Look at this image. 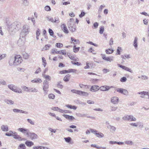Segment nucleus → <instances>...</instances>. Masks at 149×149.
Segmentation results:
<instances>
[{"label": "nucleus", "instance_id": "39", "mask_svg": "<svg viewBox=\"0 0 149 149\" xmlns=\"http://www.w3.org/2000/svg\"><path fill=\"white\" fill-rule=\"evenodd\" d=\"M129 116L126 115L124 116L123 118L122 119L124 120L129 121Z\"/></svg>", "mask_w": 149, "mask_h": 149}, {"label": "nucleus", "instance_id": "3", "mask_svg": "<svg viewBox=\"0 0 149 149\" xmlns=\"http://www.w3.org/2000/svg\"><path fill=\"white\" fill-rule=\"evenodd\" d=\"M8 86L10 90L15 93H22V90L21 89L15 85L12 84H8Z\"/></svg>", "mask_w": 149, "mask_h": 149}, {"label": "nucleus", "instance_id": "64", "mask_svg": "<svg viewBox=\"0 0 149 149\" xmlns=\"http://www.w3.org/2000/svg\"><path fill=\"white\" fill-rule=\"evenodd\" d=\"M104 73H106L109 71V70L107 69H104L102 70Z\"/></svg>", "mask_w": 149, "mask_h": 149}, {"label": "nucleus", "instance_id": "52", "mask_svg": "<svg viewBox=\"0 0 149 149\" xmlns=\"http://www.w3.org/2000/svg\"><path fill=\"white\" fill-rule=\"evenodd\" d=\"M47 20L49 21H51L52 22H54V18L53 17H47Z\"/></svg>", "mask_w": 149, "mask_h": 149}, {"label": "nucleus", "instance_id": "51", "mask_svg": "<svg viewBox=\"0 0 149 149\" xmlns=\"http://www.w3.org/2000/svg\"><path fill=\"white\" fill-rule=\"evenodd\" d=\"M105 7V6L104 5H101L99 9L98 10V12L99 13H100L102 11V10L103 8Z\"/></svg>", "mask_w": 149, "mask_h": 149}, {"label": "nucleus", "instance_id": "43", "mask_svg": "<svg viewBox=\"0 0 149 149\" xmlns=\"http://www.w3.org/2000/svg\"><path fill=\"white\" fill-rule=\"evenodd\" d=\"M60 21L58 17H55L54 18V22L58 23Z\"/></svg>", "mask_w": 149, "mask_h": 149}, {"label": "nucleus", "instance_id": "33", "mask_svg": "<svg viewBox=\"0 0 149 149\" xmlns=\"http://www.w3.org/2000/svg\"><path fill=\"white\" fill-rule=\"evenodd\" d=\"M99 138H102L103 137L104 135L103 134L100 132H97L95 134Z\"/></svg>", "mask_w": 149, "mask_h": 149}, {"label": "nucleus", "instance_id": "14", "mask_svg": "<svg viewBox=\"0 0 149 149\" xmlns=\"http://www.w3.org/2000/svg\"><path fill=\"white\" fill-rule=\"evenodd\" d=\"M61 28L62 30L65 33H69V31L65 24H63L61 25Z\"/></svg>", "mask_w": 149, "mask_h": 149}, {"label": "nucleus", "instance_id": "20", "mask_svg": "<svg viewBox=\"0 0 149 149\" xmlns=\"http://www.w3.org/2000/svg\"><path fill=\"white\" fill-rule=\"evenodd\" d=\"M137 40L138 38L137 37H135L134 38L133 45L134 47L136 49L138 46Z\"/></svg>", "mask_w": 149, "mask_h": 149}, {"label": "nucleus", "instance_id": "37", "mask_svg": "<svg viewBox=\"0 0 149 149\" xmlns=\"http://www.w3.org/2000/svg\"><path fill=\"white\" fill-rule=\"evenodd\" d=\"M113 52V50L112 49H108L106 50V52L107 54H111Z\"/></svg>", "mask_w": 149, "mask_h": 149}, {"label": "nucleus", "instance_id": "48", "mask_svg": "<svg viewBox=\"0 0 149 149\" xmlns=\"http://www.w3.org/2000/svg\"><path fill=\"white\" fill-rule=\"evenodd\" d=\"M43 77L45 78L46 80L49 81L51 80V77L49 75L44 74L43 75Z\"/></svg>", "mask_w": 149, "mask_h": 149}, {"label": "nucleus", "instance_id": "56", "mask_svg": "<svg viewBox=\"0 0 149 149\" xmlns=\"http://www.w3.org/2000/svg\"><path fill=\"white\" fill-rule=\"evenodd\" d=\"M112 57H107V58H106V61H109L110 62H111V61L113 60V59H112Z\"/></svg>", "mask_w": 149, "mask_h": 149}, {"label": "nucleus", "instance_id": "55", "mask_svg": "<svg viewBox=\"0 0 149 149\" xmlns=\"http://www.w3.org/2000/svg\"><path fill=\"white\" fill-rule=\"evenodd\" d=\"M56 47L58 48L62 47L63 46V44L60 43H56Z\"/></svg>", "mask_w": 149, "mask_h": 149}, {"label": "nucleus", "instance_id": "9", "mask_svg": "<svg viewBox=\"0 0 149 149\" xmlns=\"http://www.w3.org/2000/svg\"><path fill=\"white\" fill-rule=\"evenodd\" d=\"M43 90L45 93L47 92L48 88V82L46 80L44 81Z\"/></svg>", "mask_w": 149, "mask_h": 149}, {"label": "nucleus", "instance_id": "10", "mask_svg": "<svg viewBox=\"0 0 149 149\" xmlns=\"http://www.w3.org/2000/svg\"><path fill=\"white\" fill-rule=\"evenodd\" d=\"M17 130L22 133L25 134L27 136L29 134L28 133L29 131L28 130L23 128H18Z\"/></svg>", "mask_w": 149, "mask_h": 149}, {"label": "nucleus", "instance_id": "35", "mask_svg": "<svg viewBox=\"0 0 149 149\" xmlns=\"http://www.w3.org/2000/svg\"><path fill=\"white\" fill-rule=\"evenodd\" d=\"M34 149H49L47 147L43 146L36 147L34 148Z\"/></svg>", "mask_w": 149, "mask_h": 149}, {"label": "nucleus", "instance_id": "19", "mask_svg": "<svg viewBox=\"0 0 149 149\" xmlns=\"http://www.w3.org/2000/svg\"><path fill=\"white\" fill-rule=\"evenodd\" d=\"M1 129L3 131L7 132L8 131V126L6 125H3L1 127Z\"/></svg>", "mask_w": 149, "mask_h": 149}, {"label": "nucleus", "instance_id": "44", "mask_svg": "<svg viewBox=\"0 0 149 149\" xmlns=\"http://www.w3.org/2000/svg\"><path fill=\"white\" fill-rule=\"evenodd\" d=\"M118 109V107H113V106H111L110 107V109L111 111H115Z\"/></svg>", "mask_w": 149, "mask_h": 149}, {"label": "nucleus", "instance_id": "32", "mask_svg": "<svg viewBox=\"0 0 149 149\" xmlns=\"http://www.w3.org/2000/svg\"><path fill=\"white\" fill-rule=\"evenodd\" d=\"M125 143L126 144L130 146L133 145L134 144V143L131 141H125Z\"/></svg>", "mask_w": 149, "mask_h": 149}, {"label": "nucleus", "instance_id": "50", "mask_svg": "<svg viewBox=\"0 0 149 149\" xmlns=\"http://www.w3.org/2000/svg\"><path fill=\"white\" fill-rule=\"evenodd\" d=\"M21 110L17 109H13V111L14 112L18 113H21Z\"/></svg>", "mask_w": 149, "mask_h": 149}, {"label": "nucleus", "instance_id": "61", "mask_svg": "<svg viewBox=\"0 0 149 149\" xmlns=\"http://www.w3.org/2000/svg\"><path fill=\"white\" fill-rule=\"evenodd\" d=\"M60 73L61 74H64L68 73V70H63L60 71Z\"/></svg>", "mask_w": 149, "mask_h": 149}, {"label": "nucleus", "instance_id": "4", "mask_svg": "<svg viewBox=\"0 0 149 149\" xmlns=\"http://www.w3.org/2000/svg\"><path fill=\"white\" fill-rule=\"evenodd\" d=\"M29 31L30 29L29 26L27 25H24L23 27V29L22 30L20 35L21 36H25L26 35L29 33Z\"/></svg>", "mask_w": 149, "mask_h": 149}, {"label": "nucleus", "instance_id": "29", "mask_svg": "<svg viewBox=\"0 0 149 149\" xmlns=\"http://www.w3.org/2000/svg\"><path fill=\"white\" fill-rule=\"evenodd\" d=\"M22 4L24 6H28L29 5V2L27 0H23Z\"/></svg>", "mask_w": 149, "mask_h": 149}, {"label": "nucleus", "instance_id": "5", "mask_svg": "<svg viewBox=\"0 0 149 149\" xmlns=\"http://www.w3.org/2000/svg\"><path fill=\"white\" fill-rule=\"evenodd\" d=\"M23 90L27 92L36 93L37 92V89L33 88H28L25 86H23L21 87Z\"/></svg>", "mask_w": 149, "mask_h": 149}, {"label": "nucleus", "instance_id": "11", "mask_svg": "<svg viewBox=\"0 0 149 149\" xmlns=\"http://www.w3.org/2000/svg\"><path fill=\"white\" fill-rule=\"evenodd\" d=\"M117 65L119 67L123 69L126 71H129L131 73L132 72V70L131 69L129 68H128L127 67L122 65H120L119 64H118Z\"/></svg>", "mask_w": 149, "mask_h": 149}, {"label": "nucleus", "instance_id": "27", "mask_svg": "<svg viewBox=\"0 0 149 149\" xmlns=\"http://www.w3.org/2000/svg\"><path fill=\"white\" fill-rule=\"evenodd\" d=\"M51 47V45L49 44H47L46 45L45 47L42 49V50L43 51L44 50H49L50 47Z\"/></svg>", "mask_w": 149, "mask_h": 149}, {"label": "nucleus", "instance_id": "18", "mask_svg": "<svg viewBox=\"0 0 149 149\" xmlns=\"http://www.w3.org/2000/svg\"><path fill=\"white\" fill-rule=\"evenodd\" d=\"M63 116L69 120H73L75 119L72 116H70L65 114H63Z\"/></svg>", "mask_w": 149, "mask_h": 149}, {"label": "nucleus", "instance_id": "60", "mask_svg": "<svg viewBox=\"0 0 149 149\" xmlns=\"http://www.w3.org/2000/svg\"><path fill=\"white\" fill-rule=\"evenodd\" d=\"M127 79L125 77H122L120 80L122 82H124L126 81Z\"/></svg>", "mask_w": 149, "mask_h": 149}, {"label": "nucleus", "instance_id": "16", "mask_svg": "<svg viewBox=\"0 0 149 149\" xmlns=\"http://www.w3.org/2000/svg\"><path fill=\"white\" fill-rule=\"evenodd\" d=\"M111 101L113 104H117L118 102V98L116 97H113L111 98Z\"/></svg>", "mask_w": 149, "mask_h": 149}, {"label": "nucleus", "instance_id": "28", "mask_svg": "<svg viewBox=\"0 0 149 149\" xmlns=\"http://www.w3.org/2000/svg\"><path fill=\"white\" fill-rule=\"evenodd\" d=\"M71 91L72 93H87L86 92L75 90H71Z\"/></svg>", "mask_w": 149, "mask_h": 149}, {"label": "nucleus", "instance_id": "34", "mask_svg": "<svg viewBox=\"0 0 149 149\" xmlns=\"http://www.w3.org/2000/svg\"><path fill=\"white\" fill-rule=\"evenodd\" d=\"M42 65L44 66V67H45L46 65L47 64V62L45 58L44 57H42Z\"/></svg>", "mask_w": 149, "mask_h": 149}, {"label": "nucleus", "instance_id": "58", "mask_svg": "<svg viewBox=\"0 0 149 149\" xmlns=\"http://www.w3.org/2000/svg\"><path fill=\"white\" fill-rule=\"evenodd\" d=\"M45 10L47 11H50L51 10V9L49 6H47L45 7Z\"/></svg>", "mask_w": 149, "mask_h": 149}, {"label": "nucleus", "instance_id": "22", "mask_svg": "<svg viewBox=\"0 0 149 149\" xmlns=\"http://www.w3.org/2000/svg\"><path fill=\"white\" fill-rule=\"evenodd\" d=\"M25 144L26 146L29 147H31L33 145L34 143L33 142L31 141H26L25 143Z\"/></svg>", "mask_w": 149, "mask_h": 149}, {"label": "nucleus", "instance_id": "26", "mask_svg": "<svg viewBox=\"0 0 149 149\" xmlns=\"http://www.w3.org/2000/svg\"><path fill=\"white\" fill-rule=\"evenodd\" d=\"M31 82L33 83H40L42 80L39 78H36L32 80Z\"/></svg>", "mask_w": 149, "mask_h": 149}, {"label": "nucleus", "instance_id": "25", "mask_svg": "<svg viewBox=\"0 0 149 149\" xmlns=\"http://www.w3.org/2000/svg\"><path fill=\"white\" fill-rule=\"evenodd\" d=\"M70 75L69 74H67L64 78L63 80L65 82L68 81L70 80Z\"/></svg>", "mask_w": 149, "mask_h": 149}, {"label": "nucleus", "instance_id": "38", "mask_svg": "<svg viewBox=\"0 0 149 149\" xmlns=\"http://www.w3.org/2000/svg\"><path fill=\"white\" fill-rule=\"evenodd\" d=\"M79 47H76V45H74L73 46L74 52L75 53L79 51Z\"/></svg>", "mask_w": 149, "mask_h": 149}, {"label": "nucleus", "instance_id": "41", "mask_svg": "<svg viewBox=\"0 0 149 149\" xmlns=\"http://www.w3.org/2000/svg\"><path fill=\"white\" fill-rule=\"evenodd\" d=\"M65 141L68 143L70 142L71 141V139L70 137H65L64 138Z\"/></svg>", "mask_w": 149, "mask_h": 149}, {"label": "nucleus", "instance_id": "6", "mask_svg": "<svg viewBox=\"0 0 149 149\" xmlns=\"http://www.w3.org/2000/svg\"><path fill=\"white\" fill-rule=\"evenodd\" d=\"M15 59V66L20 64L22 61V58L19 55H17L14 57Z\"/></svg>", "mask_w": 149, "mask_h": 149}, {"label": "nucleus", "instance_id": "1", "mask_svg": "<svg viewBox=\"0 0 149 149\" xmlns=\"http://www.w3.org/2000/svg\"><path fill=\"white\" fill-rule=\"evenodd\" d=\"M100 90L101 91H106L109 90L111 88H113V89L114 90H117L118 92L120 93H128L129 92L126 90L123 89L122 88H114L113 87V86H101L100 87H99Z\"/></svg>", "mask_w": 149, "mask_h": 149}, {"label": "nucleus", "instance_id": "45", "mask_svg": "<svg viewBox=\"0 0 149 149\" xmlns=\"http://www.w3.org/2000/svg\"><path fill=\"white\" fill-rule=\"evenodd\" d=\"M48 97L50 99H53L55 98V96L54 94H49Z\"/></svg>", "mask_w": 149, "mask_h": 149}, {"label": "nucleus", "instance_id": "63", "mask_svg": "<svg viewBox=\"0 0 149 149\" xmlns=\"http://www.w3.org/2000/svg\"><path fill=\"white\" fill-rule=\"evenodd\" d=\"M57 87L60 88H62L63 87V86L61 84H60L59 82H58V84H57Z\"/></svg>", "mask_w": 149, "mask_h": 149}, {"label": "nucleus", "instance_id": "12", "mask_svg": "<svg viewBox=\"0 0 149 149\" xmlns=\"http://www.w3.org/2000/svg\"><path fill=\"white\" fill-rule=\"evenodd\" d=\"M99 86L95 85L91 86L90 90L92 92H95L99 90Z\"/></svg>", "mask_w": 149, "mask_h": 149}, {"label": "nucleus", "instance_id": "36", "mask_svg": "<svg viewBox=\"0 0 149 149\" xmlns=\"http://www.w3.org/2000/svg\"><path fill=\"white\" fill-rule=\"evenodd\" d=\"M23 56L24 58L25 59H27L29 57V54L25 52L23 54Z\"/></svg>", "mask_w": 149, "mask_h": 149}, {"label": "nucleus", "instance_id": "42", "mask_svg": "<svg viewBox=\"0 0 149 149\" xmlns=\"http://www.w3.org/2000/svg\"><path fill=\"white\" fill-rule=\"evenodd\" d=\"M27 121L28 122L31 124L33 125H34L35 122L33 120H32L31 119H27Z\"/></svg>", "mask_w": 149, "mask_h": 149}, {"label": "nucleus", "instance_id": "17", "mask_svg": "<svg viewBox=\"0 0 149 149\" xmlns=\"http://www.w3.org/2000/svg\"><path fill=\"white\" fill-rule=\"evenodd\" d=\"M107 127L110 130L111 132H114L116 129L115 127L111 125H107Z\"/></svg>", "mask_w": 149, "mask_h": 149}, {"label": "nucleus", "instance_id": "13", "mask_svg": "<svg viewBox=\"0 0 149 149\" xmlns=\"http://www.w3.org/2000/svg\"><path fill=\"white\" fill-rule=\"evenodd\" d=\"M13 137L15 139H17L19 141H22L24 139L22 138L16 132H15L14 134L13 135Z\"/></svg>", "mask_w": 149, "mask_h": 149}, {"label": "nucleus", "instance_id": "7", "mask_svg": "<svg viewBox=\"0 0 149 149\" xmlns=\"http://www.w3.org/2000/svg\"><path fill=\"white\" fill-rule=\"evenodd\" d=\"M25 41V36H21L18 40L17 42V44L19 46H20L23 45L24 44V42Z\"/></svg>", "mask_w": 149, "mask_h": 149}, {"label": "nucleus", "instance_id": "21", "mask_svg": "<svg viewBox=\"0 0 149 149\" xmlns=\"http://www.w3.org/2000/svg\"><path fill=\"white\" fill-rule=\"evenodd\" d=\"M4 102L8 104H13L14 103V101L11 100H9L7 99H5L4 100Z\"/></svg>", "mask_w": 149, "mask_h": 149}, {"label": "nucleus", "instance_id": "54", "mask_svg": "<svg viewBox=\"0 0 149 149\" xmlns=\"http://www.w3.org/2000/svg\"><path fill=\"white\" fill-rule=\"evenodd\" d=\"M68 25L69 28H70V27H72V26L74 25V23H72V22H70L68 21Z\"/></svg>", "mask_w": 149, "mask_h": 149}, {"label": "nucleus", "instance_id": "53", "mask_svg": "<svg viewBox=\"0 0 149 149\" xmlns=\"http://www.w3.org/2000/svg\"><path fill=\"white\" fill-rule=\"evenodd\" d=\"M76 115L79 117H83L84 116H86V114H82L81 113H77Z\"/></svg>", "mask_w": 149, "mask_h": 149}, {"label": "nucleus", "instance_id": "47", "mask_svg": "<svg viewBox=\"0 0 149 149\" xmlns=\"http://www.w3.org/2000/svg\"><path fill=\"white\" fill-rule=\"evenodd\" d=\"M69 57L71 60H72L75 61H77V58L75 57H74L72 55H70L69 56Z\"/></svg>", "mask_w": 149, "mask_h": 149}, {"label": "nucleus", "instance_id": "46", "mask_svg": "<svg viewBox=\"0 0 149 149\" xmlns=\"http://www.w3.org/2000/svg\"><path fill=\"white\" fill-rule=\"evenodd\" d=\"M91 146L92 147L96 148L98 149H100L101 148L100 146H97L96 144H92Z\"/></svg>", "mask_w": 149, "mask_h": 149}, {"label": "nucleus", "instance_id": "40", "mask_svg": "<svg viewBox=\"0 0 149 149\" xmlns=\"http://www.w3.org/2000/svg\"><path fill=\"white\" fill-rule=\"evenodd\" d=\"M104 31V28L103 26H101L100 27L99 30V33L101 34H102Z\"/></svg>", "mask_w": 149, "mask_h": 149}, {"label": "nucleus", "instance_id": "24", "mask_svg": "<svg viewBox=\"0 0 149 149\" xmlns=\"http://www.w3.org/2000/svg\"><path fill=\"white\" fill-rule=\"evenodd\" d=\"M55 53L56 54H61V52L60 51H57V49H52V52L51 53L54 54Z\"/></svg>", "mask_w": 149, "mask_h": 149}, {"label": "nucleus", "instance_id": "57", "mask_svg": "<svg viewBox=\"0 0 149 149\" xmlns=\"http://www.w3.org/2000/svg\"><path fill=\"white\" fill-rule=\"evenodd\" d=\"M48 130H49V131L55 133H56V130L53 129L51 127H49L48 128Z\"/></svg>", "mask_w": 149, "mask_h": 149}, {"label": "nucleus", "instance_id": "2", "mask_svg": "<svg viewBox=\"0 0 149 149\" xmlns=\"http://www.w3.org/2000/svg\"><path fill=\"white\" fill-rule=\"evenodd\" d=\"M20 27V24L19 22H15L8 25V27L10 32H15L18 31Z\"/></svg>", "mask_w": 149, "mask_h": 149}, {"label": "nucleus", "instance_id": "62", "mask_svg": "<svg viewBox=\"0 0 149 149\" xmlns=\"http://www.w3.org/2000/svg\"><path fill=\"white\" fill-rule=\"evenodd\" d=\"M85 15V13L84 12H82L80 15H79V17L80 18L82 17H83Z\"/></svg>", "mask_w": 149, "mask_h": 149}, {"label": "nucleus", "instance_id": "8", "mask_svg": "<svg viewBox=\"0 0 149 149\" xmlns=\"http://www.w3.org/2000/svg\"><path fill=\"white\" fill-rule=\"evenodd\" d=\"M28 134L27 136L30 138L32 140L37 139L38 138V135L34 133L30 132L29 131Z\"/></svg>", "mask_w": 149, "mask_h": 149}, {"label": "nucleus", "instance_id": "30", "mask_svg": "<svg viewBox=\"0 0 149 149\" xmlns=\"http://www.w3.org/2000/svg\"><path fill=\"white\" fill-rule=\"evenodd\" d=\"M129 121H136V118L132 115H129Z\"/></svg>", "mask_w": 149, "mask_h": 149}, {"label": "nucleus", "instance_id": "23", "mask_svg": "<svg viewBox=\"0 0 149 149\" xmlns=\"http://www.w3.org/2000/svg\"><path fill=\"white\" fill-rule=\"evenodd\" d=\"M15 132H13L12 131H10L8 132H7L6 133L5 135L7 136H13V135L14 134Z\"/></svg>", "mask_w": 149, "mask_h": 149}, {"label": "nucleus", "instance_id": "59", "mask_svg": "<svg viewBox=\"0 0 149 149\" xmlns=\"http://www.w3.org/2000/svg\"><path fill=\"white\" fill-rule=\"evenodd\" d=\"M77 70L75 69H69L68 70V73L70 72H75L76 71H77Z\"/></svg>", "mask_w": 149, "mask_h": 149}, {"label": "nucleus", "instance_id": "31", "mask_svg": "<svg viewBox=\"0 0 149 149\" xmlns=\"http://www.w3.org/2000/svg\"><path fill=\"white\" fill-rule=\"evenodd\" d=\"M26 147L24 144H21L18 147V149H26Z\"/></svg>", "mask_w": 149, "mask_h": 149}, {"label": "nucleus", "instance_id": "15", "mask_svg": "<svg viewBox=\"0 0 149 149\" xmlns=\"http://www.w3.org/2000/svg\"><path fill=\"white\" fill-rule=\"evenodd\" d=\"M15 59L14 57H11L9 61V63L10 66H15Z\"/></svg>", "mask_w": 149, "mask_h": 149}, {"label": "nucleus", "instance_id": "49", "mask_svg": "<svg viewBox=\"0 0 149 149\" xmlns=\"http://www.w3.org/2000/svg\"><path fill=\"white\" fill-rule=\"evenodd\" d=\"M49 32L51 36H52L53 37H54V36H53L54 33L52 29H49Z\"/></svg>", "mask_w": 149, "mask_h": 149}]
</instances>
